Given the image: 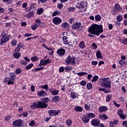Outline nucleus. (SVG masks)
I'll use <instances>...</instances> for the list:
<instances>
[{
  "mask_svg": "<svg viewBox=\"0 0 127 127\" xmlns=\"http://www.w3.org/2000/svg\"><path fill=\"white\" fill-rule=\"evenodd\" d=\"M103 31V26L94 24L88 28V32L90 34H89L88 36L89 37H94V35L99 36L100 33H102Z\"/></svg>",
  "mask_w": 127,
  "mask_h": 127,
  "instance_id": "nucleus-1",
  "label": "nucleus"
},
{
  "mask_svg": "<svg viewBox=\"0 0 127 127\" xmlns=\"http://www.w3.org/2000/svg\"><path fill=\"white\" fill-rule=\"evenodd\" d=\"M99 84L103 88H111V80L109 78H103L100 79Z\"/></svg>",
  "mask_w": 127,
  "mask_h": 127,
  "instance_id": "nucleus-2",
  "label": "nucleus"
},
{
  "mask_svg": "<svg viewBox=\"0 0 127 127\" xmlns=\"http://www.w3.org/2000/svg\"><path fill=\"white\" fill-rule=\"evenodd\" d=\"M65 62L67 65H74L76 63V58L75 57H71L68 56L65 60Z\"/></svg>",
  "mask_w": 127,
  "mask_h": 127,
  "instance_id": "nucleus-3",
  "label": "nucleus"
},
{
  "mask_svg": "<svg viewBox=\"0 0 127 127\" xmlns=\"http://www.w3.org/2000/svg\"><path fill=\"white\" fill-rule=\"evenodd\" d=\"M1 36H2V38L0 39V45H3L4 43H6L9 40V37L4 32L1 34Z\"/></svg>",
  "mask_w": 127,
  "mask_h": 127,
  "instance_id": "nucleus-4",
  "label": "nucleus"
},
{
  "mask_svg": "<svg viewBox=\"0 0 127 127\" xmlns=\"http://www.w3.org/2000/svg\"><path fill=\"white\" fill-rule=\"evenodd\" d=\"M22 126V120L18 119L13 121V127H19Z\"/></svg>",
  "mask_w": 127,
  "mask_h": 127,
  "instance_id": "nucleus-5",
  "label": "nucleus"
},
{
  "mask_svg": "<svg viewBox=\"0 0 127 127\" xmlns=\"http://www.w3.org/2000/svg\"><path fill=\"white\" fill-rule=\"evenodd\" d=\"M37 103L38 109H45V108H47L48 106V105L45 104V103L43 101H37Z\"/></svg>",
  "mask_w": 127,
  "mask_h": 127,
  "instance_id": "nucleus-6",
  "label": "nucleus"
},
{
  "mask_svg": "<svg viewBox=\"0 0 127 127\" xmlns=\"http://www.w3.org/2000/svg\"><path fill=\"white\" fill-rule=\"evenodd\" d=\"M48 113L50 117H55V116H58L59 114L60 113V111L51 110L49 111Z\"/></svg>",
  "mask_w": 127,
  "mask_h": 127,
  "instance_id": "nucleus-7",
  "label": "nucleus"
},
{
  "mask_svg": "<svg viewBox=\"0 0 127 127\" xmlns=\"http://www.w3.org/2000/svg\"><path fill=\"white\" fill-rule=\"evenodd\" d=\"M121 10H122V7L118 3L116 4L113 8V11L116 13L119 12V11H121Z\"/></svg>",
  "mask_w": 127,
  "mask_h": 127,
  "instance_id": "nucleus-8",
  "label": "nucleus"
},
{
  "mask_svg": "<svg viewBox=\"0 0 127 127\" xmlns=\"http://www.w3.org/2000/svg\"><path fill=\"white\" fill-rule=\"evenodd\" d=\"M4 83L6 84H7L8 85H12L14 84V80L13 79H11L10 77H6L4 80Z\"/></svg>",
  "mask_w": 127,
  "mask_h": 127,
  "instance_id": "nucleus-9",
  "label": "nucleus"
},
{
  "mask_svg": "<svg viewBox=\"0 0 127 127\" xmlns=\"http://www.w3.org/2000/svg\"><path fill=\"white\" fill-rule=\"evenodd\" d=\"M53 22H54V24H56V25H58V24L62 22V19L58 17H56L53 19Z\"/></svg>",
  "mask_w": 127,
  "mask_h": 127,
  "instance_id": "nucleus-10",
  "label": "nucleus"
},
{
  "mask_svg": "<svg viewBox=\"0 0 127 127\" xmlns=\"http://www.w3.org/2000/svg\"><path fill=\"white\" fill-rule=\"evenodd\" d=\"M91 125L94 127H99L100 121L98 119H94L91 121Z\"/></svg>",
  "mask_w": 127,
  "mask_h": 127,
  "instance_id": "nucleus-11",
  "label": "nucleus"
},
{
  "mask_svg": "<svg viewBox=\"0 0 127 127\" xmlns=\"http://www.w3.org/2000/svg\"><path fill=\"white\" fill-rule=\"evenodd\" d=\"M118 114L119 115L120 118H121L123 120H125L126 118H127V115L126 114H124V112H123L122 110H118Z\"/></svg>",
  "mask_w": 127,
  "mask_h": 127,
  "instance_id": "nucleus-12",
  "label": "nucleus"
},
{
  "mask_svg": "<svg viewBox=\"0 0 127 127\" xmlns=\"http://www.w3.org/2000/svg\"><path fill=\"white\" fill-rule=\"evenodd\" d=\"M108 110V109L107 106H102L99 108V112L102 114V113H104V112H107Z\"/></svg>",
  "mask_w": 127,
  "mask_h": 127,
  "instance_id": "nucleus-13",
  "label": "nucleus"
},
{
  "mask_svg": "<svg viewBox=\"0 0 127 127\" xmlns=\"http://www.w3.org/2000/svg\"><path fill=\"white\" fill-rule=\"evenodd\" d=\"M65 49H59L57 52V54L59 55L60 56H63L65 55Z\"/></svg>",
  "mask_w": 127,
  "mask_h": 127,
  "instance_id": "nucleus-14",
  "label": "nucleus"
},
{
  "mask_svg": "<svg viewBox=\"0 0 127 127\" xmlns=\"http://www.w3.org/2000/svg\"><path fill=\"white\" fill-rule=\"evenodd\" d=\"M50 92L53 96H57V95H58L59 93V90L54 89V88H51L50 89Z\"/></svg>",
  "mask_w": 127,
  "mask_h": 127,
  "instance_id": "nucleus-15",
  "label": "nucleus"
},
{
  "mask_svg": "<svg viewBox=\"0 0 127 127\" xmlns=\"http://www.w3.org/2000/svg\"><path fill=\"white\" fill-rule=\"evenodd\" d=\"M38 96L39 97H44L46 95H47V92H45L44 90H42L37 92Z\"/></svg>",
  "mask_w": 127,
  "mask_h": 127,
  "instance_id": "nucleus-16",
  "label": "nucleus"
},
{
  "mask_svg": "<svg viewBox=\"0 0 127 127\" xmlns=\"http://www.w3.org/2000/svg\"><path fill=\"white\" fill-rule=\"evenodd\" d=\"M82 121L84 124H88L90 121V119H89V117H88L87 115H85L82 118Z\"/></svg>",
  "mask_w": 127,
  "mask_h": 127,
  "instance_id": "nucleus-17",
  "label": "nucleus"
},
{
  "mask_svg": "<svg viewBox=\"0 0 127 127\" xmlns=\"http://www.w3.org/2000/svg\"><path fill=\"white\" fill-rule=\"evenodd\" d=\"M59 101H60V96H55L52 98L53 103H57V102H59Z\"/></svg>",
  "mask_w": 127,
  "mask_h": 127,
  "instance_id": "nucleus-18",
  "label": "nucleus"
},
{
  "mask_svg": "<svg viewBox=\"0 0 127 127\" xmlns=\"http://www.w3.org/2000/svg\"><path fill=\"white\" fill-rule=\"evenodd\" d=\"M80 26H81V22L76 23L72 25V28L73 29H78V28H80Z\"/></svg>",
  "mask_w": 127,
  "mask_h": 127,
  "instance_id": "nucleus-19",
  "label": "nucleus"
},
{
  "mask_svg": "<svg viewBox=\"0 0 127 127\" xmlns=\"http://www.w3.org/2000/svg\"><path fill=\"white\" fill-rule=\"evenodd\" d=\"M79 47L81 49H84L85 47H86V46L85 45V42L84 41H81L79 44Z\"/></svg>",
  "mask_w": 127,
  "mask_h": 127,
  "instance_id": "nucleus-20",
  "label": "nucleus"
},
{
  "mask_svg": "<svg viewBox=\"0 0 127 127\" xmlns=\"http://www.w3.org/2000/svg\"><path fill=\"white\" fill-rule=\"evenodd\" d=\"M74 111H75V112H83V108L80 106H76L74 108Z\"/></svg>",
  "mask_w": 127,
  "mask_h": 127,
  "instance_id": "nucleus-21",
  "label": "nucleus"
},
{
  "mask_svg": "<svg viewBox=\"0 0 127 127\" xmlns=\"http://www.w3.org/2000/svg\"><path fill=\"white\" fill-rule=\"evenodd\" d=\"M99 118L101 119V120H108V116H107L106 114H100L99 116Z\"/></svg>",
  "mask_w": 127,
  "mask_h": 127,
  "instance_id": "nucleus-22",
  "label": "nucleus"
},
{
  "mask_svg": "<svg viewBox=\"0 0 127 127\" xmlns=\"http://www.w3.org/2000/svg\"><path fill=\"white\" fill-rule=\"evenodd\" d=\"M70 96L72 99H73L78 98V94H77L75 92H71Z\"/></svg>",
  "mask_w": 127,
  "mask_h": 127,
  "instance_id": "nucleus-23",
  "label": "nucleus"
},
{
  "mask_svg": "<svg viewBox=\"0 0 127 127\" xmlns=\"http://www.w3.org/2000/svg\"><path fill=\"white\" fill-rule=\"evenodd\" d=\"M30 108L31 109H32V110H34V109H38L37 102L33 103L31 105Z\"/></svg>",
  "mask_w": 127,
  "mask_h": 127,
  "instance_id": "nucleus-24",
  "label": "nucleus"
},
{
  "mask_svg": "<svg viewBox=\"0 0 127 127\" xmlns=\"http://www.w3.org/2000/svg\"><path fill=\"white\" fill-rule=\"evenodd\" d=\"M96 57L99 59H102L103 57L102 56V52L100 51H98L96 53Z\"/></svg>",
  "mask_w": 127,
  "mask_h": 127,
  "instance_id": "nucleus-25",
  "label": "nucleus"
},
{
  "mask_svg": "<svg viewBox=\"0 0 127 127\" xmlns=\"http://www.w3.org/2000/svg\"><path fill=\"white\" fill-rule=\"evenodd\" d=\"M13 56L14 58H16V59H18L20 58L21 55L20 53L16 52L14 54Z\"/></svg>",
  "mask_w": 127,
  "mask_h": 127,
  "instance_id": "nucleus-26",
  "label": "nucleus"
},
{
  "mask_svg": "<svg viewBox=\"0 0 127 127\" xmlns=\"http://www.w3.org/2000/svg\"><path fill=\"white\" fill-rule=\"evenodd\" d=\"M87 116L88 118H89V120L90 119H93V118H95V114L92 113H88Z\"/></svg>",
  "mask_w": 127,
  "mask_h": 127,
  "instance_id": "nucleus-27",
  "label": "nucleus"
},
{
  "mask_svg": "<svg viewBox=\"0 0 127 127\" xmlns=\"http://www.w3.org/2000/svg\"><path fill=\"white\" fill-rule=\"evenodd\" d=\"M41 22V20L40 19H36L35 21V24L39 27L40 26V23Z\"/></svg>",
  "mask_w": 127,
  "mask_h": 127,
  "instance_id": "nucleus-28",
  "label": "nucleus"
},
{
  "mask_svg": "<svg viewBox=\"0 0 127 127\" xmlns=\"http://www.w3.org/2000/svg\"><path fill=\"white\" fill-rule=\"evenodd\" d=\"M44 11V10H43V8H40L39 9H37V14H38L39 15H40V14H41V13H42V12H43Z\"/></svg>",
  "mask_w": 127,
  "mask_h": 127,
  "instance_id": "nucleus-29",
  "label": "nucleus"
},
{
  "mask_svg": "<svg viewBox=\"0 0 127 127\" xmlns=\"http://www.w3.org/2000/svg\"><path fill=\"white\" fill-rule=\"evenodd\" d=\"M123 19V15H119L117 17V21H118V22H121V21H122Z\"/></svg>",
  "mask_w": 127,
  "mask_h": 127,
  "instance_id": "nucleus-30",
  "label": "nucleus"
},
{
  "mask_svg": "<svg viewBox=\"0 0 127 127\" xmlns=\"http://www.w3.org/2000/svg\"><path fill=\"white\" fill-rule=\"evenodd\" d=\"M112 97H113V95H108L106 97V102H110L112 100Z\"/></svg>",
  "mask_w": 127,
  "mask_h": 127,
  "instance_id": "nucleus-31",
  "label": "nucleus"
},
{
  "mask_svg": "<svg viewBox=\"0 0 127 127\" xmlns=\"http://www.w3.org/2000/svg\"><path fill=\"white\" fill-rule=\"evenodd\" d=\"M65 123L67 126H70L72 125V120L67 119L66 120Z\"/></svg>",
  "mask_w": 127,
  "mask_h": 127,
  "instance_id": "nucleus-32",
  "label": "nucleus"
},
{
  "mask_svg": "<svg viewBox=\"0 0 127 127\" xmlns=\"http://www.w3.org/2000/svg\"><path fill=\"white\" fill-rule=\"evenodd\" d=\"M78 76H85V75H88V73L85 72H79L76 73Z\"/></svg>",
  "mask_w": 127,
  "mask_h": 127,
  "instance_id": "nucleus-33",
  "label": "nucleus"
},
{
  "mask_svg": "<svg viewBox=\"0 0 127 127\" xmlns=\"http://www.w3.org/2000/svg\"><path fill=\"white\" fill-rule=\"evenodd\" d=\"M99 79V76L97 75H94L93 77V79L91 80V82H97Z\"/></svg>",
  "mask_w": 127,
  "mask_h": 127,
  "instance_id": "nucleus-34",
  "label": "nucleus"
},
{
  "mask_svg": "<svg viewBox=\"0 0 127 127\" xmlns=\"http://www.w3.org/2000/svg\"><path fill=\"white\" fill-rule=\"evenodd\" d=\"M62 26L64 28H69V24L67 23H64L62 24Z\"/></svg>",
  "mask_w": 127,
  "mask_h": 127,
  "instance_id": "nucleus-35",
  "label": "nucleus"
},
{
  "mask_svg": "<svg viewBox=\"0 0 127 127\" xmlns=\"http://www.w3.org/2000/svg\"><path fill=\"white\" fill-rule=\"evenodd\" d=\"M67 39H68V37H67L66 36H64L63 38V40L64 41V44H65V45H67V43L68 42Z\"/></svg>",
  "mask_w": 127,
  "mask_h": 127,
  "instance_id": "nucleus-36",
  "label": "nucleus"
},
{
  "mask_svg": "<svg viewBox=\"0 0 127 127\" xmlns=\"http://www.w3.org/2000/svg\"><path fill=\"white\" fill-rule=\"evenodd\" d=\"M9 75H10V79H11L12 80L14 81V79H15V75H14V73L10 72L9 73Z\"/></svg>",
  "mask_w": 127,
  "mask_h": 127,
  "instance_id": "nucleus-37",
  "label": "nucleus"
},
{
  "mask_svg": "<svg viewBox=\"0 0 127 127\" xmlns=\"http://www.w3.org/2000/svg\"><path fill=\"white\" fill-rule=\"evenodd\" d=\"M101 16L100 15H96L95 17V20H97V21H101Z\"/></svg>",
  "mask_w": 127,
  "mask_h": 127,
  "instance_id": "nucleus-38",
  "label": "nucleus"
},
{
  "mask_svg": "<svg viewBox=\"0 0 127 127\" xmlns=\"http://www.w3.org/2000/svg\"><path fill=\"white\" fill-rule=\"evenodd\" d=\"M33 66V64H29L27 66L25 67V69H26V70H29V69H31V68H32Z\"/></svg>",
  "mask_w": 127,
  "mask_h": 127,
  "instance_id": "nucleus-39",
  "label": "nucleus"
},
{
  "mask_svg": "<svg viewBox=\"0 0 127 127\" xmlns=\"http://www.w3.org/2000/svg\"><path fill=\"white\" fill-rule=\"evenodd\" d=\"M39 58L36 57H33L31 58V60L32 62H35V61H38Z\"/></svg>",
  "mask_w": 127,
  "mask_h": 127,
  "instance_id": "nucleus-40",
  "label": "nucleus"
},
{
  "mask_svg": "<svg viewBox=\"0 0 127 127\" xmlns=\"http://www.w3.org/2000/svg\"><path fill=\"white\" fill-rule=\"evenodd\" d=\"M61 12L59 11H55L52 14V16H56V15H58V14H61Z\"/></svg>",
  "mask_w": 127,
  "mask_h": 127,
  "instance_id": "nucleus-41",
  "label": "nucleus"
},
{
  "mask_svg": "<svg viewBox=\"0 0 127 127\" xmlns=\"http://www.w3.org/2000/svg\"><path fill=\"white\" fill-rule=\"evenodd\" d=\"M51 62V60H50V59L48 58L46 61L44 62V64L45 65H47V64H49Z\"/></svg>",
  "mask_w": 127,
  "mask_h": 127,
  "instance_id": "nucleus-42",
  "label": "nucleus"
},
{
  "mask_svg": "<svg viewBox=\"0 0 127 127\" xmlns=\"http://www.w3.org/2000/svg\"><path fill=\"white\" fill-rule=\"evenodd\" d=\"M86 86L88 90H91V89H92V87L93 86V84H92L91 83H88L87 84Z\"/></svg>",
  "mask_w": 127,
  "mask_h": 127,
  "instance_id": "nucleus-43",
  "label": "nucleus"
},
{
  "mask_svg": "<svg viewBox=\"0 0 127 127\" xmlns=\"http://www.w3.org/2000/svg\"><path fill=\"white\" fill-rule=\"evenodd\" d=\"M60 73H62L63 72H64L65 71V67L64 66H60L59 69Z\"/></svg>",
  "mask_w": 127,
  "mask_h": 127,
  "instance_id": "nucleus-44",
  "label": "nucleus"
},
{
  "mask_svg": "<svg viewBox=\"0 0 127 127\" xmlns=\"http://www.w3.org/2000/svg\"><path fill=\"white\" fill-rule=\"evenodd\" d=\"M37 27H39L38 26H37L35 24H34L31 27V28L32 30H36Z\"/></svg>",
  "mask_w": 127,
  "mask_h": 127,
  "instance_id": "nucleus-45",
  "label": "nucleus"
},
{
  "mask_svg": "<svg viewBox=\"0 0 127 127\" xmlns=\"http://www.w3.org/2000/svg\"><path fill=\"white\" fill-rule=\"evenodd\" d=\"M42 102L46 104V103H48L49 102V98L48 97L43 98L42 99Z\"/></svg>",
  "mask_w": 127,
  "mask_h": 127,
  "instance_id": "nucleus-46",
  "label": "nucleus"
},
{
  "mask_svg": "<svg viewBox=\"0 0 127 127\" xmlns=\"http://www.w3.org/2000/svg\"><path fill=\"white\" fill-rule=\"evenodd\" d=\"M20 64L23 65V66H25V65H27V62H25L24 60H21L20 62Z\"/></svg>",
  "mask_w": 127,
  "mask_h": 127,
  "instance_id": "nucleus-47",
  "label": "nucleus"
},
{
  "mask_svg": "<svg viewBox=\"0 0 127 127\" xmlns=\"http://www.w3.org/2000/svg\"><path fill=\"white\" fill-rule=\"evenodd\" d=\"M41 88H42L43 89H45L46 90H48L49 89V87H48V85L45 84L44 85L40 86Z\"/></svg>",
  "mask_w": 127,
  "mask_h": 127,
  "instance_id": "nucleus-48",
  "label": "nucleus"
},
{
  "mask_svg": "<svg viewBox=\"0 0 127 127\" xmlns=\"http://www.w3.org/2000/svg\"><path fill=\"white\" fill-rule=\"evenodd\" d=\"M40 64H39V67H41V66H43L45 64H44V60H41L40 61Z\"/></svg>",
  "mask_w": 127,
  "mask_h": 127,
  "instance_id": "nucleus-49",
  "label": "nucleus"
},
{
  "mask_svg": "<svg viewBox=\"0 0 127 127\" xmlns=\"http://www.w3.org/2000/svg\"><path fill=\"white\" fill-rule=\"evenodd\" d=\"M20 73H21V69L18 68L16 69L15 74H16L17 75H18V74H20Z\"/></svg>",
  "mask_w": 127,
  "mask_h": 127,
  "instance_id": "nucleus-50",
  "label": "nucleus"
},
{
  "mask_svg": "<svg viewBox=\"0 0 127 127\" xmlns=\"http://www.w3.org/2000/svg\"><path fill=\"white\" fill-rule=\"evenodd\" d=\"M66 44H67V45H68V46H70V47H73V46H74V44L72 42L67 41V42L66 43Z\"/></svg>",
  "mask_w": 127,
  "mask_h": 127,
  "instance_id": "nucleus-51",
  "label": "nucleus"
},
{
  "mask_svg": "<svg viewBox=\"0 0 127 127\" xmlns=\"http://www.w3.org/2000/svg\"><path fill=\"white\" fill-rule=\"evenodd\" d=\"M72 69V67L71 66L64 67L65 71H71Z\"/></svg>",
  "mask_w": 127,
  "mask_h": 127,
  "instance_id": "nucleus-52",
  "label": "nucleus"
},
{
  "mask_svg": "<svg viewBox=\"0 0 127 127\" xmlns=\"http://www.w3.org/2000/svg\"><path fill=\"white\" fill-rule=\"evenodd\" d=\"M33 11H31L28 14H27V16L28 17H29V18H30V17H31V16H33Z\"/></svg>",
  "mask_w": 127,
  "mask_h": 127,
  "instance_id": "nucleus-53",
  "label": "nucleus"
},
{
  "mask_svg": "<svg viewBox=\"0 0 127 127\" xmlns=\"http://www.w3.org/2000/svg\"><path fill=\"white\" fill-rule=\"evenodd\" d=\"M35 5H36V4L34 3H32L30 5V9H32V8H35Z\"/></svg>",
  "mask_w": 127,
  "mask_h": 127,
  "instance_id": "nucleus-54",
  "label": "nucleus"
},
{
  "mask_svg": "<svg viewBox=\"0 0 127 127\" xmlns=\"http://www.w3.org/2000/svg\"><path fill=\"white\" fill-rule=\"evenodd\" d=\"M80 85H81V86H86V84H87V82L85 80H82L80 82Z\"/></svg>",
  "mask_w": 127,
  "mask_h": 127,
  "instance_id": "nucleus-55",
  "label": "nucleus"
},
{
  "mask_svg": "<svg viewBox=\"0 0 127 127\" xmlns=\"http://www.w3.org/2000/svg\"><path fill=\"white\" fill-rule=\"evenodd\" d=\"M58 8L60 9H62V8H63V3H59L58 4Z\"/></svg>",
  "mask_w": 127,
  "mask_h": 127,
  "instance_id": "nucleus-56",
  "label": "nucleus"
},
{
  "mask_svg": "<svg viewBox=\"0 0 127 127\" xmlns=\"http://www.w3.org/2000/svg\"><path fill=\"white\" fill-rule=\"evenodd\" d=\"M74 21H75V18H71L69 19V23L70 24H72V23H74Z\"/></svg>",
  "mask_w": 127,
  "mask_h": 127,
  "instance_id": "nucleus-57",
  "label": "nucleus"
},
{
  "mask_svg": "<svg viewBox=\"0 0 127 127\" xmlns=\"http://www.w3.org/2000/svg\"><path fill=\"white\" fill-rule=\"evenodd\" d=\"M84 107H85V110H86L87 111H90V106L87 105V104H85L84 105Z\"/></svg>",
  "mask_w": 127,
  "mask_h": 127,
  "instance_id": "nucleus-58",
  "label": "nucleus"
},
{
  "mask_svg": "<svg viewBox=\"0 0 127 127\" xmlns=\"http://www.w3.org/2000/svg\"><path fill=\"white\" fill-rule=\"evenodd\" d=\"M17 47L20 49V48H22L23 47V45H22V44H21V43H19L17 44Z\"/></svg>",
  "mask_w": 127,
  "mask_h": 127,
  "instance_id": "nucleus-59",
  "label": "nucleus"
},
{
  "mask_svg": "<svg viewBox=\"0 0 127 127\" xmlns=\"http://www.w3.org/2000/svg\"><path fill=\"white\" fill-rule=\"evenodd\" d=\"M43 68L44 67H39V68H37L35 69V70L37 71H42V70H43Z\"/></svg>",
  "mask_w": 127,
  "mask_h": 127,
  "instance_id": "nucleus-60",
  "label": "nucleus"
},
{
  "mask_svg": "<svg viewBox=\"0 0 127 127\" xmlns=\"http://www.w3.org/2000/svg\"><path fill=\"white\" fill-rule=\"evenodd\" d=\"M22 116H23V117H24L25 118H26V117L28 116V113H27V112H24L22 114Z\"/></svg>",
  "mask_w": 127,
  "mask_h": 127,
  "instance_id": "nucleus-61",
  "label": "nucleus"
},
{
  "mask_svg": "<svg viewBox=\"0 0 127 127\" xmlns=\"http://www.w3.org/2000/svg\"><path fill=\"white\" fill-rule=\"evenodd\" d=\"M17 43V42L16 41V40H13L11 41V44L12 45H16V43Z\"/></svg>",
  "mask_w": 127,
  "mask_h": 127,
  "instance_id": "nucleus-62",
  "label": "nucleus"
},
{
  "mask_svg": "<svg viewBox=\"0 0 127 127\" xmlns=\"http://www.w3.org/2000/svg\"><path fill=\"white\" fill-rule=\"evenodd\" d=\"M32 36V34H31V33H29V34L26 33L24 34V36L25 37H29V36Z\"/></svg>",
  "mask_w": 127,
  "mask_h": 127,
  "instance_id": "nucleus-63",
  "label": "nucleus"
},
{
  "mask_svg": "<svg viewBox=\"0 0 127 127\" xmlns=\"http://www.w3.org/2000/svg\"><path fill=\"white\" fill-rule=\"evenodd\" d=\"M123 126L127 127V121H124L122 124Z\"/></svg>",
  "mask_w": 127,
  "mask_h": 127,
  "instance_id": "nucleus-64",
  "label": "nucleus"
}]
</instances>
